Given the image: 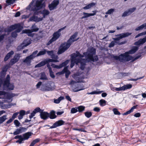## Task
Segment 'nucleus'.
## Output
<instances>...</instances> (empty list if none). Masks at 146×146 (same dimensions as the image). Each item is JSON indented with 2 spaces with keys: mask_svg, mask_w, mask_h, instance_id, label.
Listing matches in <instances>:
<instances>
[{
  "mask_svg": "<svg viewBox=\"0 0 146 146\" xmlns=\"http://www.w3.org/2000/svg\"><path fill=\"white\" fill-rule=\"evenodd\" d=\"M50 13V12L46 10H43L42 12V14H44L46 15H48Z\"/></svg>",
  "mask_w": 146,
  "mask_h": 146,
  "instance_id": "obj_54",
  "label": "nucleus"
},
{
  "mask_svg": "<svg viewBox=\"0 0 146 146\" xmlns=\"http://www.w3.org/2000/svg\"><path fill=\"white\" fill-rule=\"evenodd\" d=\"M18 129L19 130V132L20 133H22L23 132H25L27 129L26 128L23 127H21Z\"/></svg>",
  "mask_w": 146,
  "mask_h": 146,
  "instance_id": "obj_45",
  "label": "nucleus"
},
{
  "mask_svg": "<svg viewBox=\"0 0 146 146\" xmlns=\"http://www.w3.org/2000/svg\"><path fill=\"white\" fill-rule=\"evenodd\" d=\"M19 114V112H17L14 113L13 115L11 118L13 120L15 118H16Z\"/></svg>",
  "mask_w": 146,
  "mask_h": 146,
  "instance_id": "obj_58",
  "label": "nucleus"
},
{
  "mask_svg": "<svg viewBox=\"0 0 146 146\" xmlns=\"http://www.w3.org/2000/svg\"><path fill=\"white\" fill-rule=\"evenodd\" d=\"M132 85L131 84H127L124 85L123 86V90L124 91L126 90L131 89L132 87Z\"/></svg>",
  "mask_w": 146,
  "mask_h": 146,
  "instance_id": "obj_31",
  "label": "nucleus"
},
{
  "mask_svg": "<svg viewBox=\"0 0 146 146\" xmlns=\"http://www.w3.org/2000/svg\"><path fill=\"white\" fill-rule=\"evenodd\" d=\"M131 34V33L127 32L116 35L115 36L117 37L113 38V39L114 40V41L115 42V44H118V45H120L124 44L125 42H124L119 43V40L123 38L130 35Z\"/></svg>",
  "mask_w": 146,
  "mask_h": 146,
  "instance_id": "obj_4",
  "label": "nucleus"
},
{
  "mask_svg": "<svg viewBox=\"0 0 146 146\" xmlns=\"http://www.w3.org/2000/svg\"><path fill=\"white\" fill-rule=\"evenodd\" d=\"M17 33L18 32H17L15 30L14 32H13L11 33V36L13 38H16L17 36Z\"/></svg>",
  "mask_w": 146,
  "mask_h": 146,
  "instance_id": "obj_52",
  "label": "nucleus"
},
{
  "mask_svg": "<svg viewBox=\"0 0 146 146\" xmlns=\"http://www.w3.org/2000/svg\"><path fill=\"white\" fill-rule=\"evenodd\" d=\"M78 35L77 32H75L70 37L69 39L67 40V42H64L61 44L60 48L58 50L57 53L58 54H61L64 52L70 46L71 44L74 42L78 40L79 38L75 39Z\"/></svg>",
  "mask_w": 146,
  "mask_h": 146,
  "instance_id": "obj_2",
  "label": "nucleus"
},
{
  "mask_svg": "<svg viewBox=\"0 0 146 146\" xmlns=\"http://www.w3.org/2000/svg\"><path fill=\"white\" fill-rule=\"evenodd\" d=\"M46 59L44 60L41 61L38 64L36 65L35 66V68H38L40 67L41 66H43L46 64L47 63V62H46Z\"/></svg>",
  "mask_w": 146,
  "mask_h": 146,
  "instance_id": "obj_22",
  "label": "nucleus"
},
{
  "mask_svg": "<svg viewBox=\"0 0 146 146\" xmlns=\"http://www.w3.org/2000/svg\"><path fill=\"white\" fill-rule=\"evenodd\" d=\"M24 43L23 44H21V46H18V48H20L21 47V48L23 49L24 47L30 44L31 43V42L29 40H24Z\"/></svg>",
  "mask_w": 146,
  "mask_h": 146,
  "instance_id": "obj_19",
  "label": "nucleus"
},
{
  "mask_svg": "<svg viewBox=\"0 0 146 146\" xmlns=\"http://www.w3.org/2000/svg\"><path fill=\"white\" fill-rule=\"evenodd\" d=\"M102 91H94L91 92H89L87 93L88 94H99L102 93Z\"/></svg>",
  "mask_w": 146,
  "mask_h": 146,
  "instance_id": "obj_44",
  "label": "nucleus"
},
{
  "mask_svg": "<svg viewBox=\"0 0 146 146\" xmlns=\"http://www.w3.org/2000/svg\"><path fill=\"white\" fill-rule=\"evenodd\" d=\"M80 61H77L75 60H73V59H71V64L70 67L71 68H72L74 65L75 63L76 64H78V63Z\"/></svg>",
  "mask_w": 146,
  "mask_h": 146,
  "instance_id": "obj_33",
  "label": "nucleus"
},
{
  "mask_svg": "<svg viewBox=\"0 0 146 146\" xmlns=\"http://www.w3.org/2000/svg\"><path fill=\"white\" fill-rule=\"evenodd\" d=\"M41 90L43 91H50L52 90V88L50 85H42L41 86Z\"/></svg>",
  "mask_w": 146,
  "mask_h": 146,
  "instance_id": "obj_17",
  "label": "nucleus"
},
{
  "mask_svg": "<svg viewBox=\"0 0 146 146\" xmlns=\"http://www.w3.org/2000/svg\"><path fill=\"white\" fill-rule=\"evenodd\" d=\"M38 29L36 25L35 24H34L32 26L31 30H24L22 31V33H28V36H30L31 33L37 32L38 30Z\"/></svg>",
  "mask_w": 146,
  "mask_h": 146,
  "instance_id": "obj_5",
  "label": "nucleus"
},
{
  "mask_svg": "<svg viewBox=\"0 0 146 146\" xmlns=\"http://www.w3.org/2000/svg\"><path fill=\"white\" fill-rule=\"evenodd\" d=\"M49 113L45 111H44L43 110H41L40 113V118L44 120H46L49 117Z\"/></svg>",
  "mask_w": 146,
  "mask_h": 146,
  "instance_id": "obj_13",
  "label": "nucleus"
},
{
  "mask_svg": "<svg viewBox=\"0 0 146 146\" xmlns=\"http://www.w3.org/2000/svg\"><path fill=\"white\" fill-rule=\"evenodd\" d=\"M51 66L54 68H57V69H59L60 67L59 65H57L55 64H52L51 65Z\"/></svg>",
  "mask_w": 146,
  "mask_h": 146,
  "instance_id": "obj_63",
  "label": "nucleus"
},
{
  "mask_svg": "<svg viewBox=\"0 0 146 146\" xmlns=\"http://www.w3.org/2000/svg\"><path fill=\"white\" fill-rule=\"evenodd\" d=\"M129 15L128 11H125L122 14V17H125Z\"/></svg>",
  "mask_w": 146,
  "mask_h": 146,
  "instance_id": "obj_57",
  "label": "nucleus"
},
{
  "mask_svg": "<svg viewBox=\"0 0 146 146\" xmlns=\"http://www.w3.org/2000/svg\"><path fill=\"white\" fill-rule=\"evenodd\" d=\"M96 53V50L94 48H92L84 52L83 55L81 54L78 51H76V53H73L71 54V59L80 62L81 58L85 56L89 61L96 62L98 60V58L97 55L94 56V55Z\"/></svg>",
  "mask_w": 146,
  "mask_h": 146,
  "instance_id": "obj_1",
  "label": "nucleus"
},
{
  "mask_svg": "<svg viewBox=\"0 0 146 146\" xmlns=\"http://www.w3.org/2000/svg\"><path fill=\"white\" fill-rule=\"evenodd\" d=\"M9 68V66L8 64H6L5 65L3 68L2 70V72H6L8 69Z\"/></svg>",
  "mask_w": 146,
  "mask_h": 146,
  "instance_id": "obj_36",
  "label": "nucleus"
},
{
  "mask_svg": "<svg viewBox=\"0 0 146 146\" xmlns=\"http://www.w3.org/2000/svg\"><path fill=\"white\" fill-rule=\"evenodd\" d=\"M106 101L102 99L100 100V103L101 106H104L106 105Z\"/></svg>",
  "mask_w": 146,
  "mask_h": 146,
  "instance_id": "obj_43",
  "label": "nucleus"
},
{
  "mask_svg": "<svg viewBox=\"0 0 146 146\" xmlns=\"http://www.w3.org/2000/svg\"><path fill=\"white\" fill-rule=\"evenodd\" d=\"M46 60L47 63L50 62H59L58 60L54 59H50L48 58L46 59Z\"/></svg>",
  "mask_w": 146,
  "mask_h": 146,
  "instance_id": "obj_39",
  "label": "nucleus"
},
{
  "mask_svg": "<svg viewBox=\"0 0 146 146\" xmlns=\"http://www.w3.org/2000/svg\"><path fill=\"white\" fill-rule=\"evenodd\" d=\"M40 80H47L48 78L46 75L44 73H42L41 74L40 77Z\"/></svg>",
  "mask_w": 146,
  "mask_h": 146,
  "instance_id": "obj_40",
  "label": "nucleus"
},
{
  "mask_svg": "<svg viewBox=\"0 0 146 146\" xmlns=\"http://www.w3.org/2000/svg\"><path fill=\"white\" fill-rule=\"evenodd\" d=\"M59 4L58 0H54L53 1L51 4L48 5V7L50 10L51 11L56 9Z\"/></svg>",
  "mask_w": 146,
  "mask_h": 146,
  "instance_id": "obj_7",
  "label": "nucleus"
},
{
  "mask_svg": "<svg viewBox=\"0 0 146 146\" xmlns=\"http://www.w3.org/2000/svg\"><path fill=\"white\" fill-rule=\"evenodd\" d=\"M15 29H17L16 31L18 33L20 32L23 27L20 24H15Z\"/></svg>",
  "mask_w": 146,
  "mask_h": 146,
  "instance_id": "obj_21",
  "label": "nucleus"
},
{
  "mask_svg": "<svg viewBox=\"0 0 146 146\" xmlns=\"http://www.w3.org/2000/svg\"><path fill=\"white\" fill-rule=\"evenodd\" d=\"M41 110L40 109V108L39 107H37L36 108L35 110H33L36 113L38 112H40V111H41Z\"/></svg>",
  "mask_w": 146,
  "mask_h": 146,
  "instance_id": "obj_56",
  "label": "nucleus"
},
{
  "mask_svg": "<svg viewBox=\"0 0 146 146\" xmlns=\"http://www.w3.org/2000/svg\"><path fill=\"white\" fill-rule=\"evenodd\" d=\"M146 42V36L143 38H140L137 41L135 42L134 43V45L139 46L143 44Z\"/></svg>",
  "mask_w": 146,
  "mask_h": 146,
  "instance_id": "obj_12",
  "label": "nucleus"
},
{
  "mask_svg": "<svg viewBox=\"0 0 146 146\" xmlns=\"http://www.w3.org/2000/svg\"><path fill=\"white\" fill-rule=\"evenodd\" d=\"M32 134L33 133L32 132H29L23 134L22 136L23 139L24 141L27 140L32 135Z\"/></svg>",
  "mask_w": 146,
  "mask_h": 146,
  "instance_id": "obj_18",
  "label": "nucleus"
},
{
  "mask_svg": "<svg viewBox=\"0 0 146 146\" xmlns=\"http://www.w3.org/2000/svg\"><path fill=\"white\" fill-rule=\"evenodd\" d=\"M6 117V115H4L0 117V124L2 123L7 119Z\"/></svg>",
  "mask_w": 146,
  "mask_h": 146,
  "instance_id": "obj_34",
  "label": "nucleus"
},
{
  "mask_svg": "<svg viewBox=\"0 0 146 146\" xmlns=\"http://www.w3.org/2000/svg\"><path fill=\"white\" fill-rule=\"evenodd\" d=\"M86 61V60L85 59L81 58L80 60V61L79 62L80 63V68L82 70H83L84 68Z\"/></svg>",
  "mask_w": 146,
  "mask_h": 146,
  "instance_id": "obj_16",
  "label": "nucleus"
},
{
  "mask_svg": "<svg viewBox=\"0 0 146 146\" xmlns=\"http://www.w3.org/2000/svg\"><path fill=\"white\" fill-rule=\"evenodd\" d=\"M49 73L50 76L52 78L55 77V76L53 72L52 71V70H49Z\"/></svg>",
  "mask_w": 146,
  "mask_h": 146,
  "instance_id": "obj_60",
  "label": "nucleus"
},
{
  "mask_svg": "<svg viewBox=\"0 0 146 146\" xmlns=\"http://www.w3.org/2000/svg\"><path fill=\"white\" fill-rule=\"evenodd\" d=\"M115 10L113 9H111L107 11L106 12V14H109L110 15L112 13H113V12Z\"/></svg>",
  "mask_w": 146,
  "mask_h": 146,
  "instance_id": "obj_46",
  "label": "nucleus"
},
{
  "mask_svg": "<svg viewBox=\"0 0 146 146\" xmlns=\"http://www.w3.org/2000/svg\"><path fill=\"white\" fill-rule=\"evenodd\" d=\"M84 114L87 117L89 118L92 116V113L91 112L87 111L84 113Z\"/></svg>",
  "mask_w": 146,
  "mask_h": 146,
  "instance_id": "obj_41",
  "label": "nucleus"
},
{
  "mask_svg": "<svg viewBox=\"0 0 146 146\" xmlns=\"http://www.w3.org/2000/svg\"><path fill=\"white\" fill-rule=\"evenodd\" d=\"M49 117L50 119H54L56 117V116L55 115V111L53 110L51 111L50 113H49Z\"/></svg>",
  "mask_w": 146,
  "mask_h": 146,
  "instance_id": "obj_29",
  "label": "nucleus"
},
{
  "mask_svg": "<svg viewBox=\"0 0 146 146\" xmlns=\"http://www.w3.org/2000/svg\"><path fill=\"white\" fill-rule=\"evenodd\" d=\"M51 58L52 59H54L57 60H58V56L55 55L54 54H52V56L51 57Z\"/></svg>",
  "mask_w": 146,
  "mask_h": 146,
  "instance_id": "obj_61",
  "label": "nucleus"
},
{
  "mask_svg": "<svg viewBox=\"0 0 146 146\" xmlns=\"http://www.w3.org/2000/svg\"><path fill=\"white\" fill-rule=\"evenodd\" d=\"M44 0H37L35 3L33 5L34 1L33 0L27 8V9L30 11H36L41 9L44 6L43 3Z\"/></svg>",
  "mask_w": 146,
  "mask_h": 146,
  "instance_id": "obj_3",
  "label": "nucleus"
},
{
  "mask_svg": "<svg viewBox=\"0 0 146 146\" xmlns=\"http://www.w3.org/2000/svg\"><path fill=\"white\" fill-rule=\"evenodd\" d=\"M127 52H125L124 54H121L119 56L113 55V58L115 59L119 60L121 62L125 61V55L127 54Z\"/></svg>",
  "mask_w": 146,
  "mask_h": 146,
  "instance_id": "obj_8",
  "label": "nucleus"
},
{
  "mask_svg": "<svg viewBox=\"0 0 146 146\" xmlns=\"http://www.w3.org/2000/svg\"><path fill=\"white\" fill-rule=\"evenodd\" d=\"M3 86L4 90H12L14 89V86L12 84H10V82H9L8 84L5 85L3 84Z\"/></svg>",
  "mask_w": 146,
  "mask_h": 146,
  "instance_id": "obj_14",
  "label": "nucleus"
},
{
  "mask_svg": "<svg viewBox=\"0 0 146 146\" xmlns=\"http://www.w3.org/2000/svg\"><path fill=\"white\" fill-rule=\"evenodd\" d=\"M15 29V27L14 24V25H12L6 29H5V31L7 32H10Z\"/></svg>",
  "mask_w": 146,
  "mask_h": 146,
  "instance_id": "obj_26",
  "label": "nucleus"
},
{
  "mask_svg": "<svg viewBox=\"0 0 146 146\" xmlns=\"http://www.w3.org/2000/svg\"><path fill=\"white\" fill-rule=\"evenodd\" d=\"M31 56H27L25 59L23 60V62L25 63L27 66H30L31 60L33 59L32 57Z\"/></svg>",
  "mask_w": 146,
  "mask_h": 146,
  "instance_id": "obj_15",
  "label": "nucleus"
},
{
  "mask_svg": "<svg viewBox=\"0 0 146 146\" xmlns=\"http://www.w3.org/2000/svg\"><path fill=\"white\" fill-rule=\"evenodd\" d=\"M139 49V47L137 46H134L128 52L130 54H133L136 52Z\"/></svg>",
  "mask_w": 146,
  "mask_h": 146,
  "instance_id": "obj_24",
  "label": "nucleus"
},
{
  "mask_svg": "<svg viewBox=\"0 0 146 146\" xmlns=\"http://www.w3.org/2000/svg\"><path fill=\"white\" fill-rule=\"evenodd\" d=\"M36 13H34L33 16L31 17L29 19L30 21H34L36 22H38L42 21L43 20L42 18L38 17L35 15H36Z\"/></svg>",
  "mask_w": 146,
  "mask_h": 146,
  "instance_id": "obj_10",
  "label": "nucleus"
},
{
  "mask_svg": "<svg viewBox=\"0 0 146 146\" xmlns=\"http://www.w3.org/2000/svg\"><path fill=\"white\" fill-rule=\"evenodd\" d=\"M46 52H47L48 54L51 57L52 56V54H54V52L53 51H46Z\"/></svg>",
  "mask_w": 146,
  "mask_h": 146,
  "instance_id": "obj_59",
  "label": "nucleus"
},
{
  "mask_svg": "<svg viewBox=\"0 0 146 146\" xmlns=\"http://www.w3.org/2000/svg\"><path fill=\"white\" fill-rule=\"evenodd\" d=\"M137 105H136V106H135L132 107L131 109H130L129 110L126 111L125 113H124L123 114V115H126L130 113L131 112H132L133 111V110L136 108Z\"/></svg>",
  "mask_w": 146,
  "mask_h": 146,
  "instance_id": "obj_28",
  "label": "nucleus"
},
{
  "mask_svg": "<svg viewBox=\"0 0 146 146\" xmlns=\"http://www.w3.org/2000/svg\"><path fill=\"white\" fill-rule=\"evenodd\" d=\"M4 98L8 100H10L11 99L10 94L5 92V94L4 95Z\"/></svg>",
  "mask_w": 146,
  "mask_h": 146,
  "instance_id": "obj_37",
  "label": "nucleus"
},
{
  "mask_svg": "<svg viewBox=\"0 0 146 146\" xmlns=\"http://www.w3.org/2000/svg\"><path fill=\"white\" fill-rule=\"evenodd\" d=\"M66 27V26H65L59 29L57 31L54 33L52 38L54 41H56L59 37L61 35L60 32L62 31L65 29Z\"/></svg>",
  "mask_w": 146,
  "mask_h": 146,
  "instance_id": "obj_6",
  "label": "nucleus"
},
{
  "mask_svg": "<svg viewBox=\"0 0 146 146\" xmlns=\"http://www.w3.org/2000/svg\"><path fill=\"white\" fill-rule=\"evenodd\" d=\"M143 29H146V23H144L135 29V30L136 31H138L142 30Z\"/></svg>",
  "mask_w": 146,
  "mask_h": 146,
  "instance_id": "obj_23",
  "label": "nucleus"
},
{
  "mask_svg": "<svg viewBox=\"0 0 146 146\" xmlns=\"http://www.w3.org/2000/svg\"><path fill=\"white\" fill-rule=\"evenodd\" d=\"M10 78L9 75H7V76L5 80L4 81L3 84L5 85L8 84L9 82H10Z\"/></svg>",
  "mask_w": 146,
  "mask_h": 146,
  "instance_id": "obj_38",
  "label": "nucleus"
},
{
  "mask_svg": "<svg viewBox=\"0 0 146 146\" xmlns=\"http://www.w3.org/2000/svg\"><path fill=\"white\" fill-rule=\"evenodd\" d=\"M24 141L23 139V137L21 138V139H19L16 141V143H19L20 144H21V143H23V141Z\"/></svg>",
  "mask_w": 146,
  "mask_h": 146,
  "instance_id": "obj_62",
  "label": "nucleus"
},
{
  "mask_svg": "<svg viewBox=\"0 0 146 146\" xmlns=\"http://www.w3.org/2000/svg\"><path fill=\"white\" fill-rule=\"evenodd\" d=\"M125 52L127 53V54L125 55V61L132 60L133 58V57L129 55V54H130L128 52Z\"/></svg>",
  "mask_w": 146,
  "mask_h": 146,
  "instance_id": "obj_32",
  "label": "nucleus"
},
{
  "mask_svg": "<svg viewBox=\"0 0 146 146\" xmlns=\"http://www.w3.org/2000/svg\"><path fill=\"white\" fill-rule=\"evenodd\" d=\"M25 111L24 110H21L20 111L19 115L18 117V118L19 120L22 119L23 116L25 114Z\"/></svg>",
  "mask_w": 146,
  "mask_h": 146,
  "instance_id": "obj_30",
  "label": "nucleus"
},
{
  "mask_svg": "<svg viewBox=\"0 0 146 146\" xmlns=\"http://www.w3.org/2000/svg\"><path fill=\"white\" fill-rule=\"evenodd\" d=\"M113 112L114 113L115 115H120L121 114L120 113L116 108H114L113 109Z\"/></svg>",
  "mask_w": 146,
  "mask_h": 146,
  "instance_id": "obj_50",
  "label": "nucleus"
},
{
  "mask_svg": "<svg viewBox=\"0 0 146 146\" xmlns=\"http://www.w3.org/2000/svg\"><path fill=\"white\" fill-rule=\"evenodd\" d=\"M78 110H77V108H72L71 110V113H76L77 112Z\"/></svg>",
  "mask_w": 146,
  "mask_h": 146,
  "instance_id": "obj_49",
  "label": "nucleus"
},
{
  "mask_svg": "<svg viewBox=\"0 0 146 146\" xmlns=\"http://www.w3.org/2000/svg\"><path fill=\"white\" fill-rule=\"evenodd\" d=\"M14 54V52L13 51H11L8 53L5 56L4 60L5 61H7L11 55Z\"/></svg>",
  "mask_w": 146,
  "mask_h": 146,
  "instance_id": "obj_27",
  "label": "nucleus"
},
{
  "mask_svg": "<svg viewBox=\"0 0 146 146\" xmlns=\"http://www.w3.org/2000/svg\"><path fill=\"white\" fill-rule=\"evenodd\" d=\"M65 123V121L62 120H59L55 123L50 128V129L55 128L57 127L61 126L64 124Z\"/></svg>",
  "mask_w": 146,
  "mask_h": 146,
  "instance_id": "obj_11",
  "label": "nucleus"
},
{
  "mask_svg": "<svg viewBox=\"0 0 146 146\" xmlns=\"http://www.w3.org/2000/svg\"><path fill=\"white\" fill-rule=\"evenodd\" d=\"M136 9L135 7H133L132 8H130L127 10L129 14L135 11Z\"/></svg>",
  "mask_w": 146,
  "mask_h": 146,
  "instance_id": "obj_48",
  "label": "nucleus"
},
{
  "mask_svg": "<svg viewBox=\"0 0 146 146\" xmlns=\"http://www.w3.org/2000/svg\"><path fill=\"white\" fill-rule=\"evenodd\" d=\"M85 107L84 106H80L78 107L77 108V109H78V111L80 112H82L85 110Z\"/></svg>",
  "mask_w": 146,
  "mask_h": 146,
  "instance_id": "obj_42",
  "label": "nucleus"
},
{
  "mask_svg": "<svg viewBox=\"0 0 146 146\" xmlns=\"http://www.w3.org/2000/svg\"><path fill=\"white\" fill-rule=\"evenodd\" d=\"M5 94V92L0 91V99L4 98Z\"/></svg>",
  "mask_w": 146,
  "mask_h": 146,
  "instance_id": "obj_53",
  "label": "nucleus"
},
{
  "mask_svg": "<svg viewBox=\"0 0 146 146\" xmlns=\"http://www.w3.org/2000/svg\"><path fill=\"white\" fill-rule=\"evenodd\" d=\"M68 63V60L66 61L65 62H62V64H60L59 65L60 68H61L62 67L66 66Z\"/></svg>",
  "mask_w": 146,
  "mask_h": 146,
  "instance_id": "obj_47",
  "label": "nucleus"
},
{
  "mask_svg": "<svg viewBox=\"0 0 146 146\" xmlns=\"http://www.w3.org/2000/svg\"><path fill=\"white\" fill-rule=\"evenodd\" d=\"M5 36V34H3L0 35V42H1L3 40Z\"/></svg>",
  "mask_w": 146,
  "mask_h": 146,
  "instance_id": "obj_64",
  "label": "nucleus"
},
{
  "mask_svg": "<svg viewBox=\"0 0 146 146\" xmlns=\"http://www.w3.org/2000/svg\"><path fill=\"white\" fill-rule=\"evenodd\" d=\"M46 52V50L45 49H44L43 50L40 51L36 55L37 56L43 55L45 54Z\"/></svg>",
  "mask_w": 146,
  "mask_h": 146,
  "instance_id": "obj_35",
  "label": "nucleus"
},
{
  "mask_svg": "<svg viewBox=\"0 0 146 146\" xmlns=\"http://www.w3.org/2000/svg\"><path fill=\"white\" fill-rule=\"evenodd\" d=\"M20 57V54H15L13 58L11 59L9 62V64L11 65H13L14 64L19 60Z\"/></svg>",
  "mask_w": 146,
  "mask_h": 146,
  "instance_id": "obj_9",
  "label": "nucleus"
},
{
  "mask_svg": "<svg viewBox=\"0 0 146 146\" xmlns=\"http://www.w3.org/2000/svg\"><path fill=\"white\" fill-rule=\"evenodd\" d=\"M38 50H36L31 55H30V56H32L31 57L33 58H34L35 57L37 56H36V54L37 53H38Z\"/></svg>",
  "mask_w": 146,
  "mask_h": 146,
  "instance_id": "obj_51",
  "label": "nucleus"
},
{
  "mask_svg": "<svg viewBox=\"0 0 146 146\" xmlns=\"http://www.w3.org/2000/svg\"><path fill=\"white\" fill-rule=\"evenodd\" d=\"M96 12L93 13H87L83 12V15H84V16L82 17L81 19H85L90 16H94L96 15Z\"/></svg>",
  "mask_w": 146,
  "mask_h": 146,
  "instance_id": "obj_20",
  "label": "nucleus"
},
{
  "mask_svg": "<svg viewBox=\"0 0 146 146\" xmlns=\"http://www.w3.org/2000/svg\"><path fill=\"white\" fill-rule=\"evenodd\" d=\"M96 5V3H91L86 5L83 8V9L85 10L88 9L95 6Z\"/></svg>",
  "mask_w": 146,
  "mask_h": 146,
  "instance_id": "obj_25",
  "label": "nucleus"
},
{
  "mask_svg": "<svg viewBox=\"0 0 146 146\" xmlns=\"http://www.w3.org/2000/svg\"><path fill=\"white\" fill-rule=\"evenodd\" d=\"M14 123L16 127H18L19 126L20 123L17 120H15L14 121Z\"/></svg>",
  "mask_w": 146,
  "mask_h": 146,
  "instance_id": "obj_55",
  "label": "nucleus"
}]
</instances>
